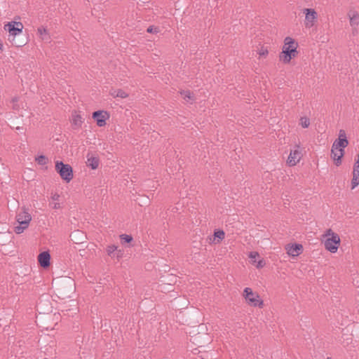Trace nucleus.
I'll return each mask as SVG.
<instances>
[{
  "label": "nucleus",
  "mask_w": 359,
  "mask_h": 359,
  "mask_svg": "<svg viewBox=\"0 0 359 359\" xmlns=\"http://www.w3.org/2000/svg\"><path fill=\"white\" fill-rule=\"evenodd\" d=\"M12 102V108L14 110H19L20 109V105L18 104V97H15L11 100Z\"/></svg>",
  "instance_id": "bb28decb"
},
{
  "label": "nucleus",
  "mask_w": 359,
  "mask_h": 359,
  "mask_svg": "<svg viewBox=\"0 0 359 359\" xmlns=\"http://www.w3.org/2000/svg\"><path fill=\"white\" fill-rule=\"evenodd\" d=\"M298 43L290 36H287L284 39V43L282 51L279 53L278 59L283 64H289L292 59L298 55Z\"/></svg>",
  "instance_id": "f257e3e1"
},
{
  "label": "nucleus",
  "mask_w": 359,
  "mask_h": 359,
  "mask_svg": "<svg viewBox=\"0 0 359 359\" xmlns=\"http://www.w3.org/2000/svg\"><path fill=\"white\" fill-rule=\"evenodd\" d=\"M92 118L95 120L97 126L104 127L107 124V121L110 118V114L105 110H98L92 114Z\"/></svg>",
  "instance_id": "1a4fd4ad"
},
{
  "label": "nucleus",
  "mask_w": 359,
  "mask_h": 359,
  "mask_svg": "<svg viewBox=\"0 0 359 359\" xmlns=\"http://www.w3.org/2000/svg\"><path fill=\"white\" fill-rule=\"evenodd\" d=\"M35 161L41 165H46L48 162V158L44 155H40L36 157Z\"/></svg>",
  "instance_id": "5701e85b"
},
{
  "label": "nucleus",
  "mask_w": 359,
  "mask_h": 359,
  "mask_svg": "<svg viewBox=\"0 0 359 359\" xmlns=\"http://www.w3.org/2000/svg\"><path fill=\"white\" fill-rule=\"evenodd\" d=\"M55 170L60 177L67 183L73 179V170L69 164H65L63 162L57 161L55 162Z\"/></svg>",
  "instance_id": "423d86ee"
},
{
  "label": "nucleus",
  "mask_w": 359,
  "mask_h": 359,
  "mask_svg": "<svg viewBox=\"0 0 359 359\" xmlns=\"http://www.w3.org/2000/svg\"><path fill=\"white\" fill-rule=\"evenodd\" d=\"M347 15L349 19L350 25L356 29L359 25V13L356 11L351 10L348 12Z\"/></svg>",
  "instance_id": "4468645a"
},
{
  "label": "nucleus",
  "mask_w": 359,
  "mask_h": 359,
  "mask_svg": "<svg viewBox=\"0 0 359 359\" xmlns=\"http://www.w3.org/2000/svg\"><path fill=\"white\" fill-rule=\"evenodd\" d=\"M50 255L48 252L44 251L38 256V262L41 266L47 268L50 266Z\"/></svg>",
  "instance_id": "2eb2a0df"
},
{
  "label": "nucleus",
  "mask_w": 359,
  "mask_h": 359,
  "mask_svg": "<svg viewBox=\"0 0 359 359\" xmlns=\"http://www.w3.org/2000/svg\"><path fill=\"white\" fill-rule=\"evenodd\" d=\"M243 297L246 304L250 306L262 308L264 306V301L261 299L259 294L253 292L250 287H245L243 290Z\"/></svg>",
  "instance_id": "39448f33"
},
{
  "label": "nucleus",
  "mask_w": 359,
  "mask_h": 359,
  "mask_svg": "<svg viewBox=\"0 0 359 359\" xmlns=\"http://www.w3.org/2000/svg\"><path fill=\"white\" fill-rule=\"evenodd\" d=\"M300 124L304 128H307L310 125V121L306 117H302L300 118Z\"/></svg>",
  "instance_id": "a878e982"
},
{
  "label": "nucleus",
  "mask_w": 359,
  "mask_h": 359,
  "mask_svg": "<svg viewBox=\"0 0 359 359\" xmlns=\"http://www.w3.org/2000/svg\"><path fill=\"white\" fill-rule=\"evenodd\" d=\"M23 28L24 26L21 22L11 21L4 25V29L9 33V41L16 47L24 45L15 41V37L22 34Z\"/></svg>",
  "instance_id": "20e7f679"
},
{
  "label": "nucleus",
  "mask_w": 359,
  "mask_h": 359,
  "mask_svg": "<svg viewBox=\"0 0 359 359\" xmlns=\"http://www.w3.org/2000/svg\"><path fill=\"white\" fill-rule=\"evenodd\" d=\"M344 155V150H342L341 149H333L332 147L331 149V158L334 162V164L337 166H339L341 164V158Z\"/></svg>",
  "instance_id": "ddd939ff"
},
{
  "label": "nucleus",
  "mask_w": 359,
  "mask_h": 359,
  "mask_svg": "<svg viewBox=\"0 0 359 359\" xmlns=\"http://www.w3.org/2000/svg\"><path fill=\"white\" fill-rule=\"evenodd\" d=\"M321 241L326 250L336 253L341 243L339 236L331 229H327L321 236Z\"/></svg>",
  "instance_id": "f03ea898"
},
{
  "label": "nucleus",
  "mask_w": 359,
  "mask_h": 359,
  "mask_svg": "<svg viewBox=\"0 0 359 359\" xmlns=\"http://www.w3.org/2000/svg\"><path fill=\"white\" fill-rule=\"evenodd\" d=\"M181 95L183 96L184 100L187 102L193 100V93L189 90L182 91L181 92Z\"/></svg>",
  "instance_id": "412c9836"
},
{
  "label": "nucleus",
  "mask_w": 359,
  "mask_h": 359,
  "mask_svg": "<svg viewBox=\"0 0 359 359\" xmlns=\"http://www.w3.org/2000/svg\"><path fill=\"white\" fill-rule=\"evenodd\" d=\"M70 121L74 129H79L81 127L83 119L79 113L77 111H74L72 114Z\"/></svg>",
  "instance_id": "dca6fc26"
},
{
  "label": "nucleus",
  "mask_w": 359,
  "mask_h": 359,
  "mask_svg": "<svg viewBox=\"0 0 359 359\" xmlns=\"http://www.w3.org/2000/svg\"><path fill=\"white\" fill-rule=\"evenodd\" d=\"M257 53L260 57H266L269 54L268 48L262 46L257 50Z\"/></svg>",
  "instance_id": "b1692460"
},
{
  "label": "nucleus",
  "mask_w": 359,
  "mask_h": 359,
  "mask_svg": "<svg viewBox=\"0 0 359 359\" xmlns=\"http://www.w3.org/2000/svg\"><path fill=\"white\" fill-rule=\"evenodd\" d=\"M99 158L97 156H95L92 154H87V161L86 164L88 167H90L93 170H95L99 166Z\"/></svg>",
  "instance_id": "a211bd4d"
},
{
  "label": "nucleus",
  "mask_w": 359,
  "mask_h": 359,
  "mask_svg": "<svg viewBox=\"0 0 359 359\" xmlns=\"http://www.w3.org/2000/svg\"><path fill=\"white\" fill-rule=\"evenodd\" d=\"M121 240H123V241H125L126 243H130L133 240V238L130 236L127 235V234H122L121 236Z\"/></svg>",
  "instance_id": "cd10ccee"
},
{
  "label": "nucleus",
  "mask_w": 359,
  "mask_h": 359,
  "mask_svg": "<svg viewBox=\"0 0 359 359\" xmlns=\"http://www.w3.org/2000/svg\"><path fill=\"white\" fill-rule=\"evenodd\" d=\"M111 95L114 97L126 98L128 97V94L121 89L114 90L111 92Z\"/></svg>",
  "instance_id": "aec40b11"
},
{
  "label": "nucleus",
  "mask_w": 359,
  "mask_h": 359,
  "mask_svg": "<svg viewBox=\"0 0 359 359\" xmlns=\"http://www.w3.org/2000/svg\"><path fill=\"white\" fill-rule=\"evenodd\" d=\"M248 257L250 259V262L257 269H262L266 264L265 261L263 259L257 260V259L259 257V254L257 252H250L248 255Z\"/></svg>",
  "instance_id": "f8f14e48"
},
{
  "label": "nucleus",
  "mask_w": 359,
  "mask_h": 359,
  "mask_svg": "<svg viewBox=\"0 0 359 359\" xmlns=\"http://www.w3.org/2000/svg\"><path fill=\"white\" fill-rule=\"evenodd\" d=\"M302 149L300 144H295L290 149L287 164L290 167L296 165L302 159Z\"/></svg>",
  "instance_id": "6e6552de"
},
{
  "label": "nucleus",
  "mask_w": 359,
  "mask_h": 359,
  "mask_svg": "<svg viewBox=\"0 0 359 359\" xmlns=\"http://www.w3.org/2000/svg\"><path fill=\"white\" fill-rule=\"evenodd\" d=\"M285 250L288 255L297 257L300 255L303 250V246L301 244H289L285 246Z\"/></svg>",
  "instance_id": "9b49d317"
},
{
  "label": "nucleus",
  "mask_w": 359,
  "mask_h": 359,
  "mask_svg": "<svg viewBox=\"0 0 359 359\" xmlns=\"http://www.w3.org/2000/svg\"><path fill=\"white\" fill-rule=\"evenodd\" d=\"M52 202L50 203V206L55 210L61 208L60 203L58 202L60 199V195L57 193L53 194L50 196Z\"/></svg>",
  "instance_id": "6ab92c4d"
},
{
  "label": "nucleus",
  "mask_w": 359,
  "mask_h": 359,
  "mask_svg": "<svg viewBox=\"0 0 359 359\" xmlns=\"http://www.w3.org/2000/svg\"><path fill=\"white\" fill-rule=\"evenodd\" d=\"M348 145V141L347 140L346 132L344 130H340L339 131L338 138L334 141L332 147L335 149H341L342 150H344Z\"/></svg>",
  "instance_id": "9d476101"
},
{
  "label": "nucleus",
  "mask_w": 359,
  "mask_h": 359,
  "mask_svg": "<svg viewBox=\"0 0 359 359\" xmlns=\"http://www.w3.org/2000/svg\"><path fill=\"white\" fill-rule=\"evenodd\" d=\"M117 250V247L114 245H111L107 247V252L108 255L110 257H115V252Z\"/></svg>",
  "instance_id": "393cba45"
},
{
  "label": "nucleus",
  "mask_w": 359,
  "mask_h": 359,
  "mask_svg": "<svg viewBox=\"0 0 359 359\" xmlns=\"http://www.w3.org/2000/svg\"><path fill=\"white\" fill-rule=\"evenodd\" d=\"M37 35L40 39L46 43L50 42V35L48 30L43 27H39L37 29Z\"/></svg>",
  "instance_id": "f3484780"
},
{
  "label": "nucleus",
  "mask_w": 359,
  "mask_h": 359,
  "mask_svg": "<svg viewBox=\"0 0 359 359\" xmlns=\"http://www.w3.org/2000/svg\"><path fill=\"white\" fill-rule=\"evenodd\" d=\"M3 51V44L0 42V53Z\"/></svg>",
  "instance_id": "c756f323"
},
{
  "label": "nucleus",
  "mask_w": 359,
  "mask_h": 359,
  "mask_svg": "<svg viewBox=\"0 0 359 359\" xmlns=\"http://www.w3.org/2000/svg\"><path fill=\"white\" fill-rule=\"evenodd\" d=\"M147 32L149 33H158V29L157 27H154L153 26H150L147 28Z\"/></svg>",
  "instance_id": "c85d7f7f"
},
{
  "label": "nucleus",
  "mask_w": 359,
  "mask_h": 359,
  "mask_svg": "<svg viewBox=\"0 0 359 359\" xmlns=\"http://www.w3.org/2000/svg\"><path fill=\"white\" fill-rule=\"evenodd\" d=\"M302 13L305 15L304 20V27L306 29L313 27L316 25L318 18V15L316 10L314 8H304Z\"/></svg>",
  "instance_id": "0eeeda50"
},
{
  "label": "nucleus",
  "mask_w": 359,
  "mask_h": 359,
  "mask_svg": "<svg viewBox=\"0 0 359 359\" xmlns=\"http://www.w3.org/2000/svg\"><path fill=\"white\" fill-rule=\"evenodd\" d=\"M16 220L18 225L14 227V231L17 234H20L28 228L32 220V216L28 208L22 207L16 215Z\"/></svg>",
  "instance_id": "7ed1b4c3"
},
{
  "label": "nucleus",
  "mask_w": 359,
  "mask_h": 359,
  "mask_svg": "<svg viewBox=\"0 0 359 359\" xmlns=\"http://www.w3.org/2000/svg\"><path fill=\"white\" fill-rule=\"evenodd\" d=\"M214 236H215V238H214L215 241L216 238H218V240L217 241L216 243H219L221 241H222L224 238L225 233H224V231H222V230H217V231H215Z\"/></svg>",
  "instance_id": "4be33fe9"
}]
</instances>
